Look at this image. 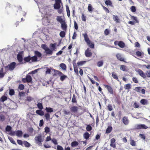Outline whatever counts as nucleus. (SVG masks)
I'll use <instances>...</instances> for the list:
<instances>
[{"mask_svg":"<svg viewBox=\"0 0 150 150\" xmlns=\"http://www.w3.org/2000/svg\"><path fill=\"white\" fill-rule=\"evenodd\" d=\"M42 48L45 50L47 54L52 55L53 53V51L48 48L45 44H42L41 45Z\"/></svg>","mask_w":150,"mask_h":150,"instance_id":"obj_1","label":"nucleus"},{"mask_svg":"<svg viewBox=\"0 0 150 150\" xmlns=\"http://www.w3.org/2000/svg\"><path fill=\"white\" fill-rule=\"evenodd\" d=\"M62 6V3L61 0H55V3L54 5V7L55 9H59L61 8Z\"/></svg>","mask_w":150,"mask_h":150,"instance_id":"obj_2","label":"nucleus"},{"mask_svg":"<svg viewBox=\"0 0 150 150\" xmlns=\"http://www.w3.org/2000/svg\"><path fill=\"white\" fill-rule=\"evenodd\" d=\"M16 64L15 62H12L8 64L7 66L5 67V68L10 71H12L15 68Z\"/></svg>","mask_w":150,"mask_h":150,"instance_id":"obj_3","label":"nucleus"},{"mask_svg":"<svg viewBox=\"0 0 150 150\" xmlns=\"http://www.w3.org/2000/svg\"><path fill=\"white\" fill-rule=\"evenodd\" d=\"M35 139L36 141V142L40 146H42V137L41 135L39 134L38 136H36L35 137Z\"/></svg>","mask_w":150,"mask_h":150,"instance_id":"obj_4","label":"nucleus"},{"mask_svg":"<svg viewBox=\"0 0 150 150\" xmlns=\"http://www.w3.org/2000/svg\"><path fill=\"white\" fill-rule=\"evenodd\" d=\"M135 127L137 129H146L148 127L144 124H137L136 125Z\"/></svg>","mask_w":150,"mask_h":150,"instance_id":"obj_5","label":"nucleus"},{"mask_svg":"<svg viewBox=\"0 0 150 150\" xmlns=\"http://www.w3.org/2000/svg\"><path fill=\"white\" fill-rule=\"evenodd\" d=\"M17 59L18 61L19 62V64H23L25 63V62L23 61V57L21 54H19L17 55Z\"/></svg>","mask_w":150,"mask_h":150,"instance_id":"obj_6","label":"nucleus"},{"mask_svg":"<svg viewBox=\"0 0 150 150\" xmlns=\"http://www.w3.org/2000/svg\"><path fill=\"white\" fill-rule=\"evenodd\" d=\"M136 71L137 72L139 75H140L143 78H146V76L145 74L141 69H137Z\"/></svg>","mask_w":150,"mask_h":150,"instance_id":"obj_7","label":"nucleus"},{"mask_svg":"<svg viewBox=\"0 0 150 150\" xmlns=\"http://www.w3.org/2000/svg\"><path fill=\"white\" fill-rule=\"evenodd\" d=\"M29 74H28L26 75V78L23 79V81L25 82V80H26L28 82H30L32 81V77L31 76L29 75Z\"/></svg>","mask_w":150,"mask_h":150,"instance_id":"obj_8","label":"nucleus"},{"mask_svg":"<svg viewBox=\"0 0 150 150\" xmlns=\"http://www.w3.org/2000/svg\"><path fill=\"white\" fill-rule=\"evenodd\" d=\"M82 35L83 36L84 38V40L87 43V44H90V40L89 38H88V35L87 33H86L84 34H83Z\"/></svg>","mask_w":150,"mask_h":150,"instance_id":"obj_9","label":"nucleus"},{"mask_svg":"<svg viewBox=\"0 0 150 150\" xmlns=\"http://www.w3.org/2000/svg\"><path fill=\"white\" fill-rule=\"evenodd\" d=\"M57 20L61 24L65 22V19L64 18H62L61 16H58L57 17Z\"/></svg>","mask_w":150,"mask_h":150,"instance_id":"obj_10","label":"nucleus"},{"mask_svg":"<svg viewBox=\"0 0 150 150\" xmlns=\"http://www.w3.org/2000/svg\"><path fill=\"white\" fill-rule=\"evenodd\" d=\"M85 54L86 56L88 57H91L92 55V53L90 51V50H89V48L87 49L86 50L85 52Z\"/></svg>","mask_w":150,"mask_h":150,"instance_id":"obj_11","label":"nucleus"},{"mask_svg":"<svg viewBox=\"0 0 150 150\" xmlns=\"http://www.w3.org/2000/svg\"><path fill=\"white\" fill-rule=\"evenodd\" d=\"M115 139L114 138H112L110 140V146L115 148L116 147L115 144Z\"/></svg>","mask_w":150,"mask_h":150,"instance_id":"obj_12","label":"nucleus"},{"mask_svg":"<svg viewBox=\"0 0 150 150\" xmlns=\"http://www.w3.org/2000/svg\"><path fill=\"white\" fill-rule=\"evenodd\" d=\"M59 74L60 76V79L61 81H63L64 79L67 78V76L63 74H62L61 72H59Z\"/></svg>","mask_w":150,"mask_h":150,"instance_id":"obj_13","label":"nucleus"},{"mask_svg":"<svg viewBox=\"0 0 150 150\" xmlns=\"http://www.w3.org/2000/svg\"><path fill=\"white\" fill-rule=\"evenodd\" d=\"M104 86L107 89L108 91L111 94H112L113 93L112 89L110 86L106 85H104Z\"/></svg>","mask_w":150,"mask_h":150,"instance_id":"obj_14","label":"nucleus"},{"mask_svg":"<svg viewBox=\"0 0 150 150\" xmlns=\"http://www.w3.org/2000/svg\"><path fill=\"white\" fill-rule=\"evenodd\" d=\"M116 57L117 59L120 61H124V59L123 57H122L121 54L120 53L117 54L116 55Z\"/></svg>","mask_w":150,"mask_h":150,"instance_id":"obj_15","label":"nucleus"},{"mask_svg":"<svg viewBox=\"0 0 150 150\" xmlns=\"http://www.w3.org/2000/svg\"><path fill=\"white\" fill-rule=\"evenodd\" d=\"M61 27L62 29L64 30H66L67 28V25L65 22L61 24Z\"/></svg>","mask_w":150,"mask_h":150,"instance_id":"obj_16","label":"nucleus"},{"mask_svg":"<svg viewBox=\"0 0 150 150\" xmlns=\"http://www.w3.org/2000/svg\"><path fill=\"white\" fill-rule=\"evenodd\" d=\"M112 18L114 21L116 23H120L119 19L117 16L113 15Z\"/></svg>","mask_w":150,"mask_h":150,"instance_id":"obj_17","label":"nucleus"},{"mask_svg":"<svg viewBox=\"0 0 150 150\" xmlns=\"http://www.w3.org/2000/svg\"><path fill=\"white\" fill-rule=\"evenodd\" d=\"M73 66L74 67V70L76 75H78L79 74V71L78 68L75 63L73 64Z\"/></svg>","mask_w":150,"mask_h":150,"instance_id":"obj_18","label":"nucleus"},{"mask_svg":"<svg viewBox=\"0 0 150 150\" xmlns=\"http://www.w3.org/2000/svg\"><path fill=\"white\" fill-rule=\"evenodd\" d=\"M123 122L125 125H127L128 124L129 121L127 117H124L123 118Z\"/></svg>","mask_w":150,"mask_h":150,"instance_id":"obj_19","label":"nucleus"},{"mask_svg":"<svg viewBox=\"0 0 150 150\" xmlns=\"http://www.w3.org/2000/svg\"><path fill=\"white\" fill-rule=\"evenodd\" d=\"M70 109L71 112H75L77 111L78 108L76 106H74L71 107Z\"/></svg>","mask_w":150,"mask_h":150,"instance_id":"obj_20","label":"nucleus"},{"mask_svg":"<svg viewBox=\"0 0 150 150\" xmlns=\"http://www.w3.org/2000/svg\"><path fill=\"white\" fill-rule=\"evenodd\" d=\"M57 44L55 43L51 44L50 45V47H51L52 50V51H56V46Z\"/></svg>","mask_w":150,"mask_h":150,"instance_id":"obj_21","label":"nucleus"},{"mask_svg":"<svg viewBox=\"0 0 150 150\" xmlns=\"http://www.w3.org/2000/svg\"><path fill=\"white\" fill-rule=\"evenodd\" d=\"M22 131L20 130H18L15 132L16 135L18 137H21L22 135Z\"/></svg>","mask_w":150,"mask_h":150,"instance_id":"obj_22","label":"nucleus"},{"mask_svg":"<svg viewBox=\"0 0 150 150\" xmlns=\"http://www.w3.org/2000/svg\"><path fill=\"white\" fill-rule=\"evenodd\" d=\"M23 144L24 145V146L26 147H29L31 146L30 144L26 141H23Z\"/></svg>","mask_w":150,"mask_h":150,"instance_id":"obj_23","label":"nucleus"},{"mask_svg":"<svg viewBox=\"0 0 150 150\" xmlns=\"http://www.w3.org/2000/svg\"><path fill=\"white\" fill-rule=\"evenodd\" d=\"M35 112L36 114L41 116H42L44 114V112H43L41 110H37Z\"/></svg>","mask_w":150,"mask_h":150,"instance_id":"obj_24","label":"nucleus"},{"mask_svg":"<svg viewBox=\"0 0 150 150\" xmlns=\"http://www.w3.org/2000/svg\"><path fill=\"white\" fill-rule=\"evenodd\" d=\"M125 43L122 41H119L118 46L121 48H124L125 46Z\"/></svg>","mask_w":150,"mask_h":150,"instance_id":"obj_25","label":"nucleus"},{"mask_svg":"<svg viewBox=\"0 0 150 150\" xmlns=\"http://www.w3.org/2000/svg\"><path fill=\"white\" fill-rule=\"evenodd\" d=\"M34 54H35V56H36L37 57H41V54L38 51H35L34 52Z\"/></svg>","mask_w":150,"mask_h":150,"instance_id":"obj_26","label":"nucleus"},{"mask_svg":"<svg viewBox=\"0 0 150 150\" xmlns=\"http://www.w3.org/2000/svg\"><path fill=\"white\" fill-rule=\"evenodd\" d=\"M24 60L26 62H30L31 61V57L30 56H28L27 57H25L24 59Z\"/></svg>","mask_w":150,"mask_h":150,"instance_id":"obj_27","label":"nucleus"},{"mask_svg":"<svg viewBox=\"0 0 150 150\" xmlns=\"http://www.w3.org/2000/svg\"><path fill=\"white\" fill-rule=\"evenodd\" d=\"M37 60V57L36 56H34L33 57H31V61L30 62H34Z\"/></svg>","mask_w":150,"mask_h":150,"instance_id":"obj_28","label":"nucleus"},{"mask_svg":"<svg viewBox=\"0 0 150 150\" xmlns=\"http://www.w3.org/2000/svg\"><path fill=\"white\" fill-rule=\"evenodd\" d=\"M79 144V143L76 141H74L71 143V146L73 147H75Z\"/></svg>","mask_w":150,"mask_h":150,"instance_id":"obj_29","label":"nucleus"},{"mask_svg":"<svg viewBox=\"0 0 150 150\" xmlns=\"http://www.w3.org/2000/svg\"><path fill=\"white\" fill-rule=\"evenodd\" d=\"M83 137L86 139H88L89 137L90 134L86 132L83 135Z\"/></svg>","mask_w":150,"mask_h":150,"instance_id":"obj_30","label":"nucleus"},{"mask_svg":"<svg viewBox=\"0 0 150 150\" xmlns=\"http://www.w3.org/2000/svg\"><path fill=\"white\" fill-rule=\"evenodd\" d=\"M140 103L143 105H145L147 104V101L145 99H142L140 100Z\"/></svg>","mask_w":150,"mask_h":150,"instance_id":"obj_31","label":"nucleus"},{"mask_svg":"<svg viewBox=\"0 0 150 150\" xmlns=\"http://www.w3.org/2000/svg\"><path fill=\"white\" fill-rule=\"evenodd\" d=\"M112 129V127L111 126H108L106 130V132L107 134L110 133Z\"/></svg>","mask_w":150,"mask_h":150,"instance_id":"obj_32","label":"nucleus"},{"mask_svg":"<svg viewBox=\"0 0 150 150\" xmlns=\"http://www.w3.org/2000/svg\"><path fill=\"white\" fill-rule=\"evenodd\" d=\"M45 110L48 112H51L53 111V109L51 108L46 107Z\"/></svg>","mask_w":150,"mask_h":150,"instance_id":"obj_33","label":"nucleus"},{"mask_svg":"<svg viewBox=\"0 0 150 150\" xmlns=\"http://www.w3.org/2000/svg\"><path fill=\"white\" fill-rule=\"evenodd\" d=\"M44 116L47 120L48 121L50 120V114L49 113H45Z\"/></svg>","mask_w":150,"mask_h":150,"instance_id":"obj_34","label":"nucleus"},{"mask_svg":"<svg viewBox=\"0 0 150 150\" xmlns=\"http://www.w3.org/2000/svg\"><path fill=\"white\" fill-rule=\"evenodd\" d=\"M124 87L125 89H129L131 88V85L130 84H128L125 85Z\"/></svg>","mask_w":150,"mask_h":150,"instance_id":"obj_35","label":"nucleus"},{"mask_svg":"<svg viewBox=\"0 0 150 150\" xmlns=\"http://www.w3.org/2000/svg\"><path fill=\"white\" fill-rule=\"evenodd\" d=\"M66 8L67 16L68 17H69L70 16V12L69 7L68 6H66Z\"/></svg>","mask_w":150,"mask_h":150,"instance_id":"obj_36","label":"nucleus"},{"mask_svg":"<svg viewBox=\"0 0 150 150\" xmlns=\"http://www.w3.org/2000/svg\"><path fill=\"white\" fill-rule=\"evenodd\" d=\"M131 19L132 20H134L135 21L134 22L138 23L139 21L137 20V18L133 16H131Z\"/></svg>","mask_w":150,"mask_h":150,"instance_id":"obj_37","label":"nucleus"},{"mask_svg":"<svg viewBox=\"0 0 150 150\" xmlns=\"http://www.w3.org/2000/svg\"><path fill=\"white\" fill-rule=\"evenodd\" d=\"M4 76V73L3 69L2 68L0 70V78L3 77Z\"/></svg>","mask_w":150,"mask_h":150,"instance_id":"obj_38","label":"nucleus"},{"mask_svg":"<svg viewBox=\"0 0 150 150\" xmlns=\"http://www.w3.org/2000/svg\"><path fill=\"white\" fill-rule=\"evenodd\" d=\"M5 119V117L4 115H0V121L1 122L4 121Z\"/></svg>","mask_w":150,"mask_h":150,"instance_id":"obj_39","label":"nucleus"},{"mask_svg":"<svg viewBox=\"0 0 150 150\" xmlns=\"http://www.w3.org/2000/svg\"><path fill=\"white\" fill-rule=\"evenodd\" d=\"M37 106L38 108L40 110H42L43 108V107L42 104L40 103H38Z\"/></svg>","mask_w":150,"mask_h":150,"instance_id":"obj_40","label":"nucleus"},{"mask_svg":"<svg viewBox=\"0 0 150 150\" xmlns=\"http://www.w3.org/2000/svg\"><path fill=\"white\" fill-rule=\"evenodd\" d=\"M60 36L62 38H63L65 37V33L64 31H61L59 33Z\"/></svg>","mask_w":150,"mask_h":150,"instance_id":"obj_41","label":"nucleus"},{"mask_svg":"<svg viewBox=\"0 0 150 150\" xmlns=\"http://www.w3.org/2000/svg\"><path fill=\"white\" fill-rule=\"evenodd\" d=\"M103 61H99L97 64V66L99 67H102L103 65Z\"/></svg>","mask_w":150,"mask_h":150,"instance_id":"obj_42","label":"nucleus"},{"mask_svg":"<svg viewBox=\"0 0 150 150\" xmlns=\"http://www.w3.org/2000/svg\"><path fill=\"white\" fill-rule=\"evenodd\" d=\"M59 66L63 69L66 70V67L65 64L64 63H61L60 64Z\"/></svg>","mask_w":150,"mask_h":150,"instance_id":"obj_43","label":"nucleus"},{"mask_svg":"<svg viewBox=\"0 0 150 150\" xmlns=\"http://www.w3.org/2000/svg\"><path fill=\"white\" fill-rule=\"evenodd\" d=\"M105 3L107 5L111 6L112 5V2L110 0L106 1L105 2Z\"/></svg>","mask_w":150,"mask_h":150,"instance_id":"obj_44","label":"nucleus"},{"mask_svg":"<svg viewBox=\"0 0 150 150\" xmlns=\"http://www.w3.org/2000/svg\"><path fill=\"white\" fill-rule=\"evenodd\" d=\"M130 144L132 146H135L136 145L135 142L133 139L130 140Z\"/></svg>","mask_w":150,"mask_h":150,"instance_id":"obj_45","label":"nucleus"},{"mask_svg":"<svg viewBox=\"0 0 150 150\" xmlns=\"http://www.w3.org/2000/svg\"><path fill=\"white\" fill-rule=\"evenodd\" d=\"M126 67L124 65L121 66L120 69L123 71H125L126 70Z\"/></svg>","mask_w":150,"mask_h":150,"instance_id":"obj_46","label":"nucleus"},{"mask_svg":"<svg viewBox=\"0 0 150 150\" xmlns=\"http://www.w3.org/2000/svg\"><path fill=\"white\" fill-rule=\"evenodd\" d=\"M72 102L73 103H76V97L74 94L73 96Z\"/></svg>","mask_w":150,"mask_h":150,"instance_id":"obj_47","label":"nucleus"},{"mask_svg":"<svg viewBox=\"0 0 150 150\" xmlns=\"http://www.w3.org/2000/svg\"><path fill=\"white\" fill-rule=\"evenodd\" d=\"M7 99V98L6 96H2L0 99V101L2 102L6 100Z\"/></svg>","mask_w":150,"mask_h":150,"instance_id":"obj_48","label":"nucleus"},{"mask_svg":"<svg viewBox=\"0 0 150 150\" xmlns=\"http://www.w3.org/2000/svg\"><path fill=\"white\" fill-rule=\"evenodd\" d=\"M86 62L85 61H80L77 63V65L78 66H81L84 64Z\"/></svg>","mask_w":150,"mask_h":150,"instance_id":"obj_49","label":"nucleus"},{"mask_svg":"<svg viewBox=\"0 0 150 150\" xmlns=\"http://www.w3.org/2000/svg\"><path fill=\"white\" fill-rule=\"evenodd\" d=\"M8 138L11 142L14 144H16V143L14 139L11 137H9Z\"/></svg>","mask_w":150,"mask_h":150,"instance_id":"obj_50","label":"nucleus"},{"mask_svg":"<svg viewBox=\"0 0 150 150\" xmlns=\"http://www.w3.org/2000/svg\"><path fill=\"white\" fill-rule=\"evenodd\" d=\"M46 19V18H43L42 19V22L43 24H44L45 25H48V24L46 23L47 22H48V23H49V22H48V21H47Z\"/></svg>","mask_w":150,"mask_h":150,"instance_id":"obj_51","label":"nucleus"},{"mask_svg":"<svg viewBox=\"0 0 150 150\" xmlns=\"http://www.w3.org/2000/svg\"><path fill=\"white\" fill-rule=\"evenodd\" d=\"M86 129L87 131H90L92 129V127L90 125H87Z\"/></svg>","mask_w":150,"mask_h":150,"instance_id":"obj_52","label":"nucleus"},{"mask_svg":"<svg viewBox=\"0 0 150 150\" xmlns=\"http://www.w3.org/2000/svg\"><path fill=\"white\" fill-rule=\"evenodd\" d=\"M24 86L22 84H20L18 87V88L20 90H23L24 89Z\"/></svg>","mask_w":150,"mask_h":150,"instance_id":"obj_53","label":"nucleus"},{"mask_svg":"<svg viewBox=\"0 0 150 150\" xmlns=\"http://www.w3.org/2000/svg\"><path fill=\"white\" fill-rule=\"evenodd\" d=\"M112 76L113 78L117 80L118 79L117 76L114 72L112 73Z\"/></svg>","mask_w":150,"mask_h":150,"instance_id":"obj_54","label":"nucleus"},{"mask_svg":"<svg viewBox=\"0 0 150 150\" xmlns=\"http://www.w3.org/2000/svg\"><path fill=\"white\" fill-rule=\"evenodd\" d=\"M11 127L10 126L7 125L6 128V131L7 132H9L11 130Z\"/></svg>","mask_w":150,"mask_h":150,"instance_id":"obj_55","label":"nucleus"},{"mask_svg":"<svg viewBox=\"0 0 150 150\" xmlns=\"http://www.w3.org/2000/svg\"><path fill=\"white\" fill-rule=\"evenodd\" d=\"M141 88L140 87H135V90L138 92H141Z\"/></svg>","mask_w":150,"mask_h":150,"instance_id":"obj_56","label":"nucleus"},{"mask_svg":"<svg viewBox=\"0 0 150 150\" xmlns=\"http://www.w3.org/2000/svg\"><path fill=\"white\" fill-rule=\"evenodd\" d=\"M132 12H134L136 11V8L134 6H132L130 8Z\"/></svg>","mask_w":150,"mask_h":150,"instance_id":"obj_57","label":"nucleus"},{"mask_svg":"<svg viewBox=\"0 0 150 150\" xmlns=\"http://www.w3.org/2000/svg\"><path fill=\"white\" fill-rule=\"evenodd\" d=\"M50 129L48 127H46L45 128V132L46 133H48L50 132Z\"/></svg>","mask_w":150,"mask_h":150,"instance_id":"obj_58","label":"nucleus"},{"mask_svg":"<svg viewBox=\"0 0 150 150\" xmlns=\"http://www.w3.org/2000/svg\"><path fill=\"white\" fill-rule=\"evenodd\" d=\"M102 7H103V9L104 10L108 13H109V11L108 9L106 7H105L103 6L102 5Z\"/></svg>","mask_w":150,"mask_h":150,"instance_id":"obj_59","label":"nucleus"},{"mask_svg":"<svg viewBox=\"0 0 150 150\" xmlns=\"http://www.w3.org/2000/svg\"><path fill=\"white\" fill-rule=\"evenodd\" d=\"M108 110L110 111H111L112 110V107L111 105L108 104Z\"/></svg>","mask_w":150,"mask_h":150,"instance_id":"obj_60","label":"nucleus"},{"mask_svg":"<svg viewBox=\"0 0 150 150\" xmlns=\"http://www.w3.org/2000/svg\"><path fill=\"white\" fill-rule=\"evenodd\" d=\"M58 9V13H62L63 11V6H62L61 7V8H60L59 9Z\"/></svg>","mask_w":150,"mask_h":150,"instance_id":"obj_61","label":"nucleus"},{"mask_svg":"<svg viewBox=\"0 0 150 150\" xmlns=\"http://www.w3.org/2000/svg\"><path fill=\"white\" fill-rule=\"evenodd\" d=\"M88 10L89 12H91L92 11L91 5L90 4L88 5Z\"/></svg>","mask_w":150,"mask_h":150,"instance_id":"obj_62","label":"nucleus"},{"mask_svg":"<svg viewBox=\"0 0 150 150\" xmlns=\"http://www.w3.org/2000/svg\"><path fill=\"white\" fill-rule=\"evenodd\" d=\"M14 93V90L13 89H11L10 90L9 92V94L11 95H13Z\"/></svg>","mask_w":150,"mask_h":150,"instance_id":"obj_63","label":"nucleus"},{"mask_svg":"<svg viewBox=\"0 0 150 150\" xmlns=\"http://www.w3.org/2000/svg\"><path fill=\"white\" fill-rule=\"evenodd\" d=\"M136 55L138 57H141L142 55L141 52L139 51H137L136 52Z\"/></svg>","mask_w":150,"mask_h":150,"instance_id":"obj_64","label":"nucleus"}]
</instances>
